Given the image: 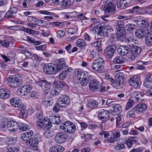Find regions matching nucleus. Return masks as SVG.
<instances>
[{
	"label": "nucleus",
	"instance_id": "f257e3e1",
	"mask_svg": "<svg viewBox=\"0 0 152 152\" xmlns=\"http://www.w3.org/2000/svg\"><path fill=\"white\" fill-rule=\"evenodd\" d=\"M75 74L77 79L80 80L81 85L83 86H86L91 78V76L87 72H82L80 69H77L75 70Z\"/></svg>",
	"mask_w": 152,
	"mask_h": 152
},
{
	"label": "nucleus",
	"instance_id": "f03ea898",
	"mask_svg": "<svg viewBox=\"0 0 152 152\" xmlns=\"http://www.w3.org/2000/svg\"><path fill=\"white\" fill-rule=\"evenodd\" d=\"M101 4L102 5L101 7V9L104 11L105 13L112 14L115 10V6L110 1L102 0Z\"/></svg>",
	"mask_w": 152,
	"mask_h": 152
},
{
	"label": "nucleus",
	"instance_id": "7ed1b4c3",
	"mask_svg": "<svg viewBox=\"0 0 152 152\" xmlns=\"http://www.w3.org/2000/svg\"><path fill=\"white\" fill-rule=\"evenodd\" d=\"M34 81L36 84L43 89V94H47L48 93L51 87L50 83L43 78L38 79L37 80Z\"/></svg>",
	"mask_w": 152,
	"mask_h": 152
},
{
	"label": "nucleus",
	"instance_id": "20e7f679",
	"mask_svg": "<svg viewBox=\"0 0 152 152\" xmlns=\"http://www.w3.org/2000/svg\"><path fill=\"white\" fill-rule=\"evenodd\" d=\"M36 124L37 128L40 129H49L52 126L48 117H45L43 119H39L37 121Z\"/></svg>",
	"mask_w": 152,
	"mask_h": 152
},
{
	"label": "nucleus",
	"instance_id": "39448f33",
	"mask_svg": "<svg viewBox=\"0 0 152 152\" xmlns=\"http://www.w3.org/2000/svg\"><path fill=\"white\" fill-rule=\"evenodd\" d=\"M60 128L67 133H72L75 131L76 127L73 123L68 121L62 123L60 126Z\"/></svg>",
	"mask_w": 152,
	"mask_h": 152
},
{
	"label": "nucleus",
	"instance_id": "423d86ee",
	"mask_svg": "<svg viewBox=\"0 0 152 152\" xmlns=\"http://www.w3.org/2000/svg\"><path fill=\"white\" fill-rule=\"evenodd\" d=\"M53 86H55L52 88L50 91L51 95L53 96H57L59 95L61 91V88L65 86L66 84L64 83L60 82H54L53 83Z\"/></svg>",
	"mask_w": 152,
	"mask_h": 152
},
{
	"label": "nucleus",
	"instance_id": "0eeeda50",
	"mask_svg": "<svg viewBox=\"0 0 152 152\" xmlns=\"http://www.w3.org/2000/svg\"><path fill=\"white\" fill-rule=\"evenodd\" d=\"M129 83L130 86L134 88H139L141 84L139 76L137 75L131 77L129 80Z\"/></svg>",
	"mask_w": 152,
	"mask_h": 152
},
{
	"label": "nucleus",
	"instance_id": "6e6552de",
	"mask_svg": "<svg viewBox=\"0 0 152 152\" xmlns=\"http://www.w3.org/2000/svg\"><path fill=\"white\" fill-rule=\"evenodd\" d=\"M104 60L102 58H97L93 61L91 64V68L94 71L98 72L103 68Z\"/></svg>",
	"mask_w": 152,
	"mask_h": 152
},
{
	"label": "nucleus",
	"instance_id": "1a4fd4ad",
	"mask_svg": "<svg viewBox=\"0 0 152 152\" xmlns=\"http://www.w3.org/2000/svg\"><path fill=\"white\" fill-rule=\"evenodd\" d=\"M22 76L18 75L13 76L11 78L9 81V85L13 88L19 86L22 83Z\"/></svg>",
	"mask_w": 152,
	"mask_h": 152
},
{
	"label": "nucleus",
	"instance_id": "9d476101",
	"mask_svg": "<svg viewBox=\"0 0 152 152\" xmlns=\"http://www.w3.org/2000/svg\"><path fill=\"white\" fill-rule=\"evenodd\" d=\"M55 65H51L48 64H45L43 67L44 72L48 75L55 74L58 73Z\"/></svg>",
	"mask_w": 152,
	"mask_h": 152
},
{
	"label": "nucleus",
	"instance_id": "9b49d317",
	"mask_svg": "<svg viewBox=\"0 0 152 152\" xmlns=\"http://www.w3.org/2000/svg\"><path fill=\"white\" fill-rule=\"evenodd\" d=\"M70 102V99L69 97L64 95L58 98L57 103L59 107H64L69 105Z\"/></svg>",
	"mask_w": 152,
	"mask_h": 152
},
{
	"label": "nucleus",
	"instance_id": "f8f14e48",
	"mask_svg": "<svg viewBox=\"0 0 152 152\" xmlns=\"http://www.w3.org/2000/svg\"><path fill=\"white\" fill-rule=\"evenodd\" d=\"M31 88V87L30 85H24L18 88L17 92L18 94L21 96H25L30 92Z\"/></svg>",
	"mask_w": 152,
	"mask_h": 152
},
{
	"label": "nucleus",
	"instance_id": "ddd939ff",
	"mask_svg": "<svg viewBox=\"0 0 152 152\" xmlns=\"http://www.w3.org/2000/svg\"><path fill=\"white\" fill-rule=\"evenodd\" d=\"M52 1L55 4H60L62 7L68 8L73 4L74 0H52Z\"/></svg>",
	"mask_w": 152,
	"mask_h": 152
},
{
	"label": "nucleus",
	"instance_id": "4468645a",
	"mask_svg": "<svg viewBox=\"0 0 152 152\" xmlns=\"http://www.w3.org/2000/svg\"><path fill=\"white\" fill-rule=\"evenodd\" d=\"M91 20H94L90 25V30L91 32L96 33L102 30V27L99 26L100 23L98 21L94 18H91Z\"/></svg>",
	"mask_w": 152,
	"mask_h": 152
},
{
	"label": "nucleus",
	"instance_id": "2eb2a0df",
	"mask_svg": "<svg viewBox=\"0 0 152 152\" xmlns=\"http://www.w3.org/2000/svg\"><path fill=\"white\" fill-rule=\"evenodd\" d=\"M39 141L36 138L28 139L26 142V143L28 146H31V148L34 150H37L38 149Z\"/></svg>",
	"mask_w": 152,
	"mask_h": 152
},
{
	"label": "nucleus",
	"instance_id": "dca6fc26",
	"mask_svg": "<svg viewBox=\"0 0 152 152\" xmlns=\"http://www.w3.org/2000/svg\"><path fill=\"white\" fill-rule=\"evenodd\" d=\"M19 124L16 121H10L7 122V128L10 132H14L18 129Z\"/></svg>",
	"mask_w": 152,
	"mask_h": 152
},
{
	"label": "nucleus",
	"instance_id": "f3484780",
	"mask_svg": "<svg viewBox=\"0 0 152 152\" xmlns=\"http://www.w3.org/2000/svg\"><path fill=\"white\" fill-rule=\"evenodd\" d=\"M67 134L63 132L58 133L55 136V141L58 143H62L66 141L67 138Z\"/></svg>",
	"mask_w": 152,
	"mask_h": 152
},
{
	"label": "nucleus",
	"instance_id": "a211bd4d",
	"mask_svg": "<svg viewBox=\"0 0 152 152\" xmlns=\"http://www.w3.org/2000/svg\"><path fill=\"white\" fill-rule=\"evenodd\" d=\"M116 47L115 45H112L107 47L105 49V53L109 58L112 57L116 50Z\"/></svg>",
	"mask_w": 152,
	"mask_h": 152
},
{
	"label": "nucleus",
	"instance_id": "6ab92c4d",
	"mask_svg": "<svg viewBox=\"0 0 152 152\" xmlns=\"http://www.w3.org/2000/svg\"><path fill=\"white\" fill-rule=\"evenodd\" d=\"M131 4L130 0H119L117 3V7L121 9H125L129 7Z\"/></svg>",
	"mask_w": 152,
	"mask_h": 152
},
{
	"label": "nucleus",
	"instance_id": "aec40b11",
	"mask_svg": "<svg viewBox=\"0 0 152 152\" xmlns=\"http://www.w3.org/2000/svg\"><path fill=\"white\" fill-rule=\"evenodd\" d=\"M100 86V83L96 80H92L90 82L89 88L91 91H96L99 88V87Z\"/></svg>",
	"mask_w": 152,
	"mask_h": 152
},
{
	"label": "nucleus",
	"instance_id": "412c9836",
	"mask_svg": "<svg viewBox=\"0 0 152 152\" xmlns=\"http://www.w3.org/2000/svg\"><path fill=\"white\" fill-rule=\"evenodd\" d=\"M18 9L15 7L11 6L10 7L8 11L5 15V17L9 18L11 17H15L16 15V13L18 12Z\"/></svg>",
	"mask_w": 152,
	"mask_h": 152
},
{
	"label": "nucleus",
	"instance_id": "4be33fe9",
	"mask_svg": "<svg viewBox=\"0 0 152 152\" xmlns=\"http://www.w3.org/2000/svg\"><path fill=\"white\" fill-rule=\"evenodd\" d=\"M142 51L141 48L137 46H133L131 48V53L134 58L140 54Z\"/></svg>",
	"mask_w": 152,
	"mask_h": 152
},
{
	"label": "nucleus",
	"instance_id": "5701e85b",
	"mask_svg": "<svg viewBox=\"0 0 152 152\" xmlns=\"http://www.w3.org/2000/svg\"><path fill=\"white\" fill-rule=\"evenodd\" d=\"M125 84L124 81L123 80H120L118 79L116 81H113L111 83V85L113 87L116 88L117 89L121 88Z\"/></svg>",
	"mask_w": 152,
	"mask_h": 152
},
{
	"label": "nucleus",
	"instance_id": "b1692460",
	"mask_svg": "<svg viewBox=\"0 0 152 152\" xmlns=\"http://www.w3.org/2000/svg\"><path fill=\"white\" fill-rule=\"evenodd\" d=\"M146 105L143 103L139 104L134 107V109L136 113L141 114L147 109Z\"/></svg>",
	"mask_w": 152,
	"mask_h": 152
},
{
	"label": "nucleus",
	"instance_id": "393cba45",
	"mask_svg": "<svg viewBox=\"0 0 152 152\" xmlns=\"http://www.w3.org/2000/svg\"><path fill=\"white\" fill-rule=\"evenodd\" d=\"M109 112L104 109H101L98 112V116L99 118L102 121H104L108 117Z\"/></svg>",
	"mask_w": 152,
	"mask_h": 152
},
{
	"label": "nucleus",
	"instance_id": "a878e982",
	"mask_svg": "<svg viewBox=\"0 0 152 152\" xmlns=\"http://www.w3.org/2000/svg\"><path fill=\"white\" fill-rule=\"evenodd\" d=\"M117 51L119 54L122 56H125L128 53L129 48L126 46L121 45L118 48Z\"/></svg>",
	"mask_w": 152,
	"mask_h": 152
},
{
	"label": "nucleus",
	"instance_id": "bb28decb",
	"mask_svg": "<svg viewBox=\"0 0 152 152\" xmlns=\"http://www.w3.org/2000/svg\"><path fill=\"white\" fill-rule=\"evenodd\" d=\"M135 33L137 38L142 39L145 36L146 31L144 29L140 28L136 29L135 31Z\"/></svg>",
	"mask_w": 152,
	"mask_h": 152
},
{
	"label": "nucleus",
	"instance_id": "cd10ccee",
	"mask_svg": "<svg viewBox=\"0 0 152 152\" xmlns=\"http://www.w3.org/2000/svg\"><path fill=\"white\" fill-rule=\"evenodd\" d=\"M124 29V28H121L118 29L116 32V36L117 38L121 41H123L125 37Z\"/></svg>",
	"mask_w": 152,
	"mask_h": 152
},
{
	"label": "nucleus",
	"instance_id": "c85d7f7f",
	"mask_svg": "<svg viewBox=\"0 0 152 152\" xmlns=\"http://www.w3.org/2000/svg\"><path fill=\"white\" fill-rule=\"evenodd\" d=\"M66 65V62L63 58L59 59L58 61V64L57 65H55L56 70L58 72L62 69Z\"/></svg>",
	"mask_w": 152,
	"mask_h": 152
},
{
	"label": "nucleus",
	"instance_id": "c756f323",
	"mask_svg": "<svg viewBox=\"0 0 152 152\" xmlns=\"http://www.w3.org/2000/svg\"><path fill=\"white\" fill-rule=\"evenodd\" d=\"M10 93L8 90L2 88L0 89V98L5 99L9 97Z\"/></svg>",
	"mask_w": 152,
	"mask_h": 152
},
{
	"label": "nucleus",
	"instance_id": "7c9ffc66",
	"mask_svg": "<svg viewBox=\"0 0 152 152\" xmlns=\"http://www.w3.org/2000/svg\"><path fill=\"white\" fill-rule=\"evenodd\" d=\"M10 103L14 107H18L20 105V99L18 97H14L10 99Z\"/></svg>",
	"mask_w": 152,
	"mask_h": 152
},
{
	"label": "nucleus",
	"instance_id": "2f4dec72",
	"mask_svg": "<svg viewBox=\"0 0 152 152\" xmlns=\"http://www.w3.org/2000/svg\"><path fill=\"white\" fill-rule=\"evenodd\" d=\"M49 120H50V122L51 124H58L61 121L59 115H58L50 116Z\"/></svg>",
	"mask_w": 152,
	"mask_h": 152
},
{
	"label": "nucleus",
	"instance_id": "473e14b6",
	"mask_svg": "<svg viewBox=\"0 0 152 152\" xmlns=\"http://www.w3.org/2000/svg\"><path fill=\"white\" fill-rule=\"evenodd\" d=\"M85 14H81L78 15V18L84 25H87L89 23V18L86 16Z\"/></svg>",
	"mask_w": 152,
	"mask_h": 152
},
{
	"label": "nucleus",
	"instance_id": "72a5a7b5",
	"mask_svg": "<svg viewBox=\"0 0 152 152\" xmlns=\"http://www.w3.org/2000/svg\"><path fill=\"white\" fill-rule=\"evenodd\" d=\"M113 31V28L111 26H105L104 29V32L105 36L107 37L111 36L113 33L112 32Z\"/></svg>",
	"mask_w": 152,
	"mask_h": 152
},
{
	"label": "nucleus",
	"instance_id": "f704fd0d",
	"mask_svg": "<svg viewBox=\"0 0 152 152\" xmlns=\"http://www.w3.org/2000/svg\"><path fill=\"white\" fill-rule=\"evenodd\" d=\"M111 107L113 109V112L111 113L112 115H114V113H118L121 111V105L118 104H112Z\"/></svg>",
	"mask_w": 152,
	"mask_h": 152
},
{
	"label": "nucleus",
	"instance_id": "c9c22d12",
	"mask_svg": "<svg viewBox=\"0 0 152 152\" xmlns=\"http://www.w3.org/2000/svg\"><path fill=\"white\" fill-rule=\"evenodd\" d=\"M146 44L148 46H152V33H150L146 35L145 39Z\"/></svg>",
	"mask_w": 152,
	"mask_h": 152
},
{
	"label": "nucleus",
	"instance_id": "e433bc0d",
	"mask_svg": "<svg viewBox=\"0 0 152 152\" xmlns=\"http://www.w3.org/2000/svg\"><path fill=\"white\" fill-rule=\"evenodd\" d=\"M64 150L63 147L61 145H56L51 147L50 149V152H62Z\"/></svg>",
	"mask_w": 152,
	"mask_h": 152
},
{
	"label": "nucleus",
	"instance_id": "4c0bfd02",
	"mask_svg": "<svg viewBox=\"0 0 152 152\" xmlns=\"http://www.w3.org/2000/svg\"><path fill=\"white\" fill-rule=\"evenodd\" d=\"M76 45L77 46L80 48H83L86 46V43L84 40L83 39H77L76 42Z\"/></svg>",
	"mask_w": 152,
	"mask_h": 152
},
{
	"label": "nucleus",
	"instance_id": "58836bf2",
	"mask_svg": "<svg viewBox=\"0 0 152 152\" xmlns=\"http://www.w3.org/2000/svg\"><path fill=\"white\" fill-rule=\"evenodd\" d=\"M6 150L9 152H19V151L18 147L14 145L8 146Z\"/></svg>",
	"mask_w": 152,
	"mask_h": 152
},
{
	"label": "nucleus",
	"instance_id": "ea45409f",
	"mask_svg": "<svg viewBox=\"0 0 152 152\" xmlns=\"http://www.w3.org/2000/svg\"><path fill=\"white\" fill-rule=\"evenodd\" d=\"M134 104V101L132 99H128L125 106V110L127 111L132 107Z\"/></svg>",
	"mask_w": 152,
	"mask_h": 152
},
{
	"label": "nucleus",
	"instance_id": "a19ab883",
	"mask_svg": "<svg viewBox=\"0 0 152 152\" xmlns=\"http://www.w3.org/2000/svg\"><path fill=\"white\" fill-rule=\"evenodd\" d=\"M53 103V100L51 99L45 98L42 99V104L46 107L52 105Z\"/></svg>",
	"mask_w": 152,
	"mask_h": 152
},
{
	"label": "nucleus",
	"instance_id": "79ce46f5",
	"mask_svg": "<svg viewBox=\"0 0 152 152\" xmlns=\"http://www.w3.org/2000/svg\"><path fill=\"white\" fill-rule=\"evenodd\" d=\"M50 128L45 129L44 130V136L47 138H50L53 135V133Z\"/></svg>",
	"mask_w": 152,
	"mask_h": 152
},
{
	"label": "nucleus",
	"instance_id": "37998d69",
	"mask_svg": "<svg viewBox=\"0 0 152 152\" xmlns=\"http://www.w3.org/2000/svg\"><path fill=\"white\" fill-rule=\"evenodd\" d=\"M113 61L115 64H121L125 61L124 59L121 56H116L113 59Z\"/></svg>",
	"mask_w": 152,
	"mask_h": 152
},
{
	"label": "nucleus",
	"instance_id": "c03bdc74",
	"mask_svg": "<svg viewBox=\"0 0 152 152\" xmlns=\"http://www.w3.org/2000/svg\"><path fill=\"white\" fill-rule=\"evenodd\" d=\"M20 112L19 115L20 116L23 118H26L27 116V110L23 106L20 108Z\"/></svg>",
	"mask_w": 152,
	"mask_h": 152
},
{
	"label": "nucleus",
	"instance_id": "a18cd8bd",
	"mask_svg": "<svg viewBox=\"0 0 152 152\" xmlns=\"http://www.w3.org/2000/svg\"><path fill=\"white\" fill-rule=\"evenodd\" d=\"M78 28L76 26H74L72 28H69L67 31V33L69 34H75L77 31Z\"/></svg>",
	"mask_w": 152,
	"mask_h": 152
},
{
	"label": "nucleus",
	"instance_id": "49530a36",
	"mask_svg": "<svg viewBox=\"0 0 152 152\" xmlns=\"http://www.w3.org/2000/svg\"><path fill=\"white\" fill-rule=\"evenodd\" d=\"M36 25L44 26L48 25V23L46 21L42 20L37 19L35 21Z\"/></svg>",
	"mask_w": 152,
	"mask_h": 152
},
{
	"label": "nucleus",
	"instance_id": "de8ad7c7",
	"mask_svg": "<svg viewBox=\"0 0 152 152\" xmlns=\"http://www.w3.org/2000/svg\"><path fill=\"white\" fill-rule=\"evenodd\" d=\"M144 85L147 88L152 87V80L151 78L147 79L144 82Z\"/></svg>",
	"mask_w": 152,
	"mask_h": 152
},
{
	"label": "nucleus",
	"instance_id": "09e8293b",
	"mask_svg": "<svg viewBox=\"0 0 152 152\" xmlns=\"http://www.w3.org/2000/svg\"><path fill=\"white\" fill-rule=\"evenodd\" d=\"M92 46L95 47L98 51L100 52L102 51V43L100 42H96L91 43Z\"/></svg>",
	"mask_w": 152,
	"mask_h": 152
},
{
	"label": "nucleus",
	"instance_id": "8fccbe9b",
	"mask_svg": "<svg viewBox=\"0 0 152 152\" xmlns=\"http://www.w3.org/2000/svg\"><path fill=\"white\" fill-rule=\"evenodd\" d=\"M98 102L95 100L92 101L87 104V107L90 108H94L98 106Z\"/></svg>",
	"mask_w": 152,
	"mask_h": 152
},
{
	"label": "nucleus",
	"instance_id": "3c124183",
	"mask_svg": "<svg viewBox=\"0 0 152 152\" xmlns=\"http://www.w3.org/2000/svg\"><path fill=\"white\" fill-rule=\"evenodd\" d=\"M7 122L4 121L1 122L0 123V130L3 132L5 131L7 129Z\"/></svg>",
	"mask_w": 152,
	"mask_h": 152
},
{
	"label": "nucleus",
	"instance_id": "603ef678",
	"mask_svg": "<svg viewBox=\"0 0 152 152\" xmlns=\"http://www.w3.org/2000/svg\"><path fill=\"white\" fill-rule=\"evenodd\" d=\"M67 73L66 71H64L60 73L58 75V78L60 80H64L66 78Z\"/></svg>",
	"mask_w": 152,
	"mask_h": 152
},
{
	"label": "nucleus",
	"instance_id": "864d4df0",
	"mask_svg": "<svg viewBox=\"0 0 152 152\" xmlns=\"http://www.w3.org/2000/svg\"><path fill=\"white\" fill-rule=\"evenodd\" d=\"M20 127L19 129L21 132L30 129V126L24 123L21 124Z\"/></svg>",
	"mask_w": 152,
	"mask_h": 152
},
{
	"label": "nucleus",
	"instance_id": "5fc2aeb1",
	"mask_svg": "<svg viewBox=\"0 0 152 152\" xmlns=\"http://www.w3.org/2000/svg\"><path fill=\"white\" fill-rule=\"evenodd\" d=\"M127 43L130 45H132L136 43L135 38L134 37H131L127 38L126 41Z\"/></svg>",
	"mask_w": 152,
	"mask_h": 152
},
{
	"label": "nucleus",
	"instance_id": "6e6d98bb",
	"mask_svg": "<svg viewBox=\"0 0 152 152\" xmlns=\"http://www.w3.org/2000/svg\"><path fill=\"white\" fill-rule=\"evenodd\" d=\"M135 113L134 111L132 110H129L126 113V116L128 118L135 117Z\"/></svg>",
	"mask_w": 152,
	"mask_h": 152
},
{
	"label": "nucleus",
	"instance_id": "4d7b16f0",
	"mask_svg": "<svg viewBox=\"0 0 152 152\" xmlns=\"http://www.w3.org/2000/svg\"><path fill=\"white\" fill-rule=\"evenodd\" d=\"M129 11L131 13L137 14H139L140 12V7L138 6L133 7L132 9L130 10Z\"/></svg>",
	"mask_w": 152,
	"mask_h": 152
},
{
	"label": "nucleus",
	"instance_id": "13d9d810",
	"mask_svg": "<svg viewBox=\"0 0 152 152\" xmlns=\"http://www.w3.org/2000/svg\"><path fill=\"white\" fill-rule=\"evenodd\" d=\"M136 27V26L133 24L129 23L126 25L125 28L126 29L129 31L133 30Z\"/></svg>",
	"mask_w": 152,
	"mask_h": 152
},
{
	"label": "nucleus",
	"instance_id": "bf43d9fd",
	"mask_svg": "<svg viewBox=\"0 0 152 152\" xmlns=\"http://www.w3.org/2000/svg\"><path fill=\"white\" fill-rule=\"evenodd\" d=\"M116 143V146L115 147L116 150H120L121 149L124 148L125 146L124 144L121 143V142H118L117 143H117Z\"/></svg>",
	"mask_w": 152,
	"mask_h": 152
},
{
	"label": "nucleus",
	"instance_id": "052dcab7",
	"mask_svg": "<svg viewBox=\"0 0 152 152\" xmlns=\"http://www.w3.org/2000/svg\"><path fill=\"white\" fill-rule=\"evenodd\" d=\"M37 98V93L34 91H31L29 94L28 98L30 99H35Z\"/></svg>",
	"mask_w": 152,
	"mask_h": 152
},
{
	"label": "nucleus",
	"instance_id": "680f3d73",
	"mask_svg": "<svg viewBox=\"0 0 152 152\" xmlns=\"http://www.w3.org/2000/svg\"><path fill=\"white\" fill-rule=\"evenodd\" d=\"M137 20V24L140 26H143L146 23V20H142L141 18H138Z\"/></svg>",
	"mask_w": 152,
	"mask_h": 152
},
{
	"label": "nucleus",
	"instance_id": "e2e57ef3",
	"mask_svg": "<svg viewBox=\"0 0 152 152\" xmlns=\"http://www.w3.org/2000/svg\"><path fill=\"white\" fill-rule=\"evenodd\" d=\"M43 113L40 110L37 111L34 115V118L36 119L38 118H41L43 117Z\"/></svg>",
	"mask_w": 152,
	"mask_h": 152
},
{
	"label": "nucleus",
	"instance_id": "0e129e2a",
	"mask_svg": "<svg viewBox=\"0 0 152 152\" xmlns=\"http://www.w3.org/2000/svg\"><path fill=\"white\" fill-rule=\"evenodd\" d=\"M36 50H41L42 51H44L46 50V46L45 45H42L38 46H36L35 47Z\"/></svg>",
	"mask_w": 152,
	"mask_h": 152
},
{
	"label": "nucleus",
	"instance_id": "69168bd1",
	"mask_svg": "<svg viewBox=\"0 0 152 152\" xmlns=\"http://www.w3.org/2000/svg\"><path fill=\"white\" fill-rule=\"evenodd\" d=\"M99 55V53H97L96 51L95 50H92L90 53V56L91 57L93 58H96Z\"/></svg>",
	"mask_w": 152,
	"mask_h": 152
},
{
	"label": "nucleus",
	"instance_id": "338daca9",
	"mask_svg": "<svg viewBox=\"0 0 152 152\" xmlns=\"http://www.w3.org/2000/svg\"><path fill=\"white\" fill-rule=\"evenodd\" d=\"M83 38L87 42H89L92 39V37L88 34L85 33L83 36Z\"/></svg>",
	"mask_w": 152,
	"mask_h": 152
},
{
	"label": "nucleus",
	"instance_id": "774afa93",
	"mask_svg": "<svg viewBox=\"0 0 152 152\" xmlns=\"http://www.w3.org/2000/svg\"><path fill=\"white\" fill-rule=\"evenodd\" d=\"M144 150V148L143 147H141L132 149L130 151V152H142Z\"/></svg>",
	"mask_w": 152,
	"mask_h": 152
}]
</instances>
